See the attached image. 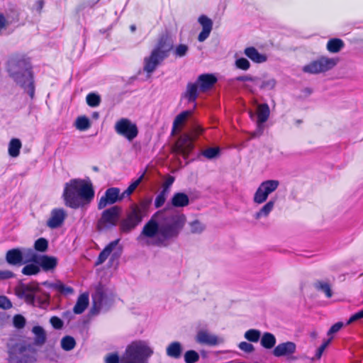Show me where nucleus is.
<instances>
[{"mask_svg": "<svg viewBox=\"0 0 363 363\" xmlns=\"http://www.w3.org/2000/svg\"><path fill=\"white\" fill-rule=\"evenodd\" d=\"M186 223V216L178 211H157L145 224L138 240L147 245L167 247L179 237Z\"/></svg>", "mask_w": 363, "mask_h": 363, "instance_id": "nucleus-1", "label": "nucleus"}, {"mask_svg": "<svg viewBox=\"0 0 363 363\" xmlns=\"http://www.w3.org/2000/svg\"><path fill=\"white\" fill-rule=\"evenodd\" d=\"M94 196V191L90 182L80 179H73L66 183L63 191L65 205L72 208H78L89 203Z\"/></svg>", "mask_w": 363, "mask_h": 363, "instance_id": "nucleus-2", "label": "nucleus"}, {"mask_svg": "<svg viewBox=\"0 0 363 363\" xmlns=\"http://www.w3.org/2000/svg\"><path fill=\"white\" fill-rule=\"evenodd\" d=\"M8 72L13 81L33 99L35 85L30 63L25 59L12 58L8 64Z\"/></svg>", "mask_w": 363, "mask_h": 363, "instance_id": "nucleus-3", "label": "nucleus"}, {"mask_svg": "<svg viewBox=\"0 0 363 363\" xmlns=\"http://www.w3.org/2000/svg\"><path fill=\"white\" fill-rule=\"evenodd\" d=\"M173 48V41L167 34L161 35L149 56L144 58L143 70L148 74L153 73L157 67L167 59Z\"/></svg>", "mask_w": 363, "mask_h": 363, "instance_id": "nucleus-4", "label": "nucleus"}, {"mask_svg": "<svg viewBox=\"0 0 363 363\" xmlns=\"http://www.w3.org/2000/svg\"><path fill=\"white\" fill-rule=\"evenodd\" d=\"M151 204L150 199L141 200L138 203L130 206L126 211L125 217L119 223L120 231L123 233H128L134 230L149 214V208Z\"/></svg>", "mask_w": 363, "mask_h": 363, "instance_id": "nucleus-5", "label": "nucleus"}, {"mask_svg": "<svg viewBox=\"0 0 363 363\" xmlns=\"http://www.w3.org/2000/svg\"><path fill=\"white\" fill-rule=\"evenodd\" d=\"M18 298L23 299L28 304L33 306H42L48 303L49 294L44 291L38 283L23 284L16 290Z\"/></svg>", "mask_w": 363, "mask_h": 363, "instance_id": "nucleus-6", "label": "nucleus"}, {"mask_svg": "<svg viewBox=\"0 0 363 363\" xmlns=\"http://www.w3.org/2000/svg\"><path fill=\"white\" fill-rule=\"evenodd\" d=\"M153 348L146 340L132 342L126 348L125 357L131 360L142 363H148L149 358L153 354Z\"/></svg>", "mask_w": 363, "mask_h": 363, "instance_id": "nucleus-7", "label": "nucleus"}, {"mask_svg": "<svg viewBox=\"0 0 363 363\" xmlns=\"http://www.w3.org/2000/svg\"><path fill=\"white\" fill-rule=\"evenodd\" d=\"M8 353L9 363H31L35 360L36 350L32 344H16Z\"/></svg>", "mask_w": 363, "mask_h": 363, "instance_id": "nucleus-8", "label": "nucleus"}, {"mask_svg": "<svg viewBox=\"0 0 363 363\" xmlns=\"http://www.w3.org/2000/svg\"><path fill=\"white\" fill-rule=\"evenodd\" d=\"M122 208L118 206H113L104 210L98 220L97 228L99 230H105L117 225Z\"/></svg>", "mask_w": 363, "mask_h": 363, "instance_id": "nucleus-9", "label": "nucleus"}, {"mask_svg": "<svg viewBox=\"0 0 363 363\" xmlns=\"http://www.w3.org/2000/svg\"><path fill=\"white\" fill-rule=\"evenodd\" d=\"M336 64L337 60L333 58L321 57L303 66L302 70L306 73L318 74L333 69Z\"/></svg>", "mask_w": 363, "mask_h": 363, "instance_id": "nucleus-10", "label": "nucleus"}, {"mask_svg": "<svg viewBox=\"0 0 363 363\" xmlns=\"http://www.w3.org/2000/svg\"><path fill=\"white\" fill-rule=\"evenodd\" d=\"M279 185V182L277 180L269 179L262 182L254 194V203L257 204L264 203L267 200L269 195L276 191Z\"/></svg>", "mask_w": 363, "mask_h": 363, "instance_id": "nucleus-11", "label": "nucleus"}, {"mask_svg": "<svg viewBox=\"0 0 363 363\" xmlns=\"http://www.w3.org/2000/svg\"><path fill=\"white\" fill-rule=\"evenodd\" d=\"M115 130L118 135L123 136L128 141H132L138 135V129L136 124L125 118H121L116 123Z\"/></svg>", "mask_w": 363, "mask_h": 363, "instance_id": "nucleus-12", "label": "nucleus"}, {"mask_svg": "<svg viewBox=\"0 0 363 363\" xmlns=\"http://www.w3.org/2000/svg\"><path fill=\"white\" fill-rule=\"evenodd\" d=\"M124 199V195L120 194V189L116 187H111L106 189L105 194L101 197L99 203V209H103L107 206L113 205Z\"/></svg>", "mask_w": 363, "mask_h": 363, "instance_id": "nucleus-13", "label": "nucleus"}, {"mask_svg": "<svg viewBox=\"0 0 363 363\" xmlns=\"http://www.w3.org/2000/svg\"><path fill=\"white\" fill-rule=\"evenodd\" d=\"M194 141L189 135H183L179 137L174 147V151L187 159L194 149Z\"/></svg>", "mask_w": 363, "mask_h": 363, "instance_id": "nucleus-14", "label": "nucleus"}, {"mask_svg": "<svg viewBox=\"0 0 363 363\" xmlns=\"http://www.w3.org/2000/svg\"><path fill=\"white\" fill-rule=\"evenodd\" d=\"M196 341L201 345L215 346L223 342V339L210 333L206 330H200L196 335Z\"/></svg>", "mask_w": 363, "mask_h": 363, "instance_id": "nucleus-15", "label": "nucleus"}, {"mask_svg": "<svg viewBox=\"0 0 363 363\" xmlns=\"http://www.w3.org/2000/svg\"><path fill=\"white\" fill-rule=\"evenodd\" d=\"M277 84V81L272 77H258L257 81L255 82V86H250V84H245V87L254 93L257 91V88L262 90H272Z\"/></svg>", "mask_w": 363, "mask_h": 363, "instance_id": "nucleus-16", "label": "nucleus"}, {"mask_svg": "<svg viewBox=\"0 0 363 363\" xmlns=\"http://www.w3.org/2000/svg\"><path fill=\"white\" fill-rule=\"evenodd\" d=\"M66 218V212L63 208H54L50 213V217L47 221V225L51 229L60 227Z\"/></svg>", "mask_w": 363, "mask_h": 363, "instance_id": "nucleus-17", "label": "nucleus"}, {"mask_svg": "<svg viewBox=\"0 0 363 363\" xmlns=\"http://www.w3.org/2000/svg\"><path fill=\"white\" fill-rule=\"evenodd\" d=\"M198 21L202 27V30L198 36V40L199 42H203L209 37L211 34V32L213 29V21L206 15L200 16Z\"/></svg>", "mask_w": 363, "mask_h": 363, "instance_id": "nucleus-18", "label": "nucleus"}, {"mask_svg": "<svg viewBox=\"0 0 363 363\" xmlns=\"http://www.w3.org/2000/svg\"><path fill=\"white\" fill-rule=\"evenodd\" d=\"M296 345L293 342H286L279 344L273 350L274 356L280 357L293 354L296 352Z\"/></svg>", "mask_w": 363, "mask_h": 363, "instance_id": "nucleus-19", "label": "nucleus"}, {"mask_svg": "<svg viewBox=\"0 0 363 363\" xmlns=\"http://www.w3.org/2000/svg\"><path fill=\"white\" fill-rule=\"evenodd\" d=\"M217 82V78L212 74H203L199 76L197 84L202 91L210 89Z\"/></svg>", "mask_w": 363, "mask_h": 363, "instance_id": "nucleus-20", "label": "nucleus"}, {"mask_svg": "<svg viewBox=\"0 0 363 363\" xmlns=\"http://www.w3.org/2000/svg\"><path fill=\"white\" fill-rule=\"evenodd\" d=\"M6 260L11 265L20 266L23 264L21 249L13 248L8 250L6 255Z\"/></svg>", "mask_w": 363, "mask_h": 363, "instance_id": "nucleus-21", "label": "nucleus"}, {"mask_svg": "<svg viewBox=\"0 0 363 363\" xmlns=\"http://www.w3.org/2000/svg\"><path fill=\"white\" fill-rule=\"evenodd\" d=\"M37 264L45 272L52 271L57 265V259L52 256L40 255Z\"/></svg>", "mask_w": 363, "mask_h": 363, "instance_id": "nucleus-22", "label": "nucleus"}, {"mask_svg": "<svg viewBox=\"0 0 363 363\" xmlns=\"http://www.w3.org/2000/svg\"><path fill=\"white\" fill-rule=\"evenodd\" d=\"M42 284L65 296L72 294L74 292V289L71 286L64 284L60 281L54 283L45 281Z\"/></svg>", "mask_w": 363, "mask_h": 363, "instance_id": "nucleus-23", "label": "nucleus"}, {"mask_svg": "<svg viewBox=\"0 0 363 363\" xmlns=\"http://www.w3.org/2000/svg\"><path fill=\"white\" fill-rule=\"evenodd\" d=\"M32 333L34 335L33 344L32 345L42 347L46 342L47 335L43 327L36 325L32 329Z\"/></svg>", "mask_w": 363, "mask_h": 363, "instance_id": "nucleus-24", "label": "nucleus"}, {"mask_svg": "<svg viewBox=\"0 0 363 363\" xmlns=\"http://www.w3.org/2000/svg\"><path fill=\"white\" fill-rule=\"evenodd\" d=\"M192 111H184L178 114L174 120L172 133L180 131L187 119L191 116Z\"/></svg>", "mask_w": 363, "mask_h": 363, "instance_id": "nucleus-25", "label": "nucleus"}, {"mask_svg": "<svg viewBox=\"0 0 363 363\" xmlns=\"http://www.w3.org/2000/svg\"><path fill=\"white\" fill-rule=\"evenodd\" d=\"M183 348L179 342H172L166 348V354L172 359H179L182 357Z\"/></svg>", "mask_w": 363, "mask_h": 363, "instance_id": "nucleus-26", "label": "nucleus"}, {"mask_svg": "<svg viewBox=\"0 0 363 363\" xmlns=\"http://www.w3.org/2000/svg\"><path fill=\"white\" fill-rule=\"evenodd\" d=\"M120 239H117L111 242L108 245H106L105 248L100 252L95 264L100 265L103 264L111 255L113 249L118 245Z\"/></svg>", "mask_w": 363, "mask_h": 363, "instance_id": "nucleus-27", "label": "nucleus"}, {"mask_svg": "<svg viewBox=\"0 0 363 363\" xmlns=\"http://www.w3.org/2000/svg\"><path fill=\"white\" fill-rule=\"evenodd\" d=\"M94 307L100 311L102 310L104 306L106 304L107 296L101 289H97L92 295Z\"/></svg>", "mask_w": 363, "mask_h": 363, "instance_id": "nucleus-28", "label": "nucleus"}, {"mask_svg": "<svg viewBox=\"0 0 363 363\" xmlns=\"http://www.w3.org/2000/svg\"><path fill=\"white\" fill-rule=\"evenodd\" d=\"M171 203L175 208H183L189 204V198L184 193L177 192L173 195Z\"/></svg>", "mask_w": 363, "mask_h": 363, "instance_id": "nucleus-29", "label": "nucleus"}, {"mask_svg": "<svg viewBox=\"0 0 363 363\" xmlns=\"http://www.w3.org/2000/svg\"><path fill=\"white\" fill-rule=\"evenodd\" d=\"M275 205V199H271L267 202L254 215V218L259 220L262 218H267L273 211Z\"/></svg>", "mask_w": 363, "mask_h": 363, "instance_id": "nucleus-30", "label": "nucleus"}, {"mask_svg": "<svg viewBox=\"0 0 363 363\" xmlns=\"http://www.w3.org/2000/svg\"><path fill=\"white\" fill-rule=\"evenodd\" d=\"M244 52L247 57L255 62L262 63L267 61V57L260 54L254 47L247 48Z\"/></svg>", "mask_w": 363, "mask_h": 363, "instance_id": "nucleus-31", "label": "nucleus"}, {"mask_svg": "<svg viewBox=\"0 0 363 363\" xmlns=\"http://www.w3.org/2000/svg\"><path fill=\"white\" fill-rule=\"evenodd\" d=\"M198 87H199L197 82L189 83L186 86L184 97L187 99L189 102H195L198 97Z\"/></svg>", "mask_w": 363, "mask_h": 363, "instance_id": "nucleus-32", "label": "nucleus"}, {"mask_svg": "<svg viewBox=\"0 0 363 363\" xmlns=\"http://www.w3.org/2000/svg\"><path fill=\"white\" fill-rule=\"evenodd\" d=\"M21 251L23 257V264L30 262L37 264L40 255H38L34 250L31 248H22Z\"/></svg>", "mask_w": 363, "mask_h": 363, "instance_id": "nucleus-33", "label": "nucleus"}, {"mask_svg": "<svg viewBox=\"0 0 363 363\" xmlns=\"http://www.w3.org/2000/svg\"><path fill=\"white\" fill-rule=\"evenodd\" d=\"M89 305V298L86 294H82L78 298L75 306H74L73 311L75 314L82 313Z\"/></svg>", "mask_w": 363, "mask_h": 363, "instance_id": "nucleus-34", "label": "nucleus"}, {"mask_svg": "<svg viewBox=\"0 0 363 363\" xmlns=\"http://www.w3.org/2000/svg\"><path fill=\"white\" fill-rule=\"evenodd\" d=\"M277 340L275 336L270 333H264L260 340L261 345L265 349H272L276 345Z\"/></svg>", "mask_w": 363, "mask_h": 363, "instance_id": "nucleus-35", "label": "nucleus"}, {"mask_svg": "<svg viewBox=\"0 0 363 363\" xmlns=\"http://www.w3.org/2000/svg\"><path fill=\"white\" fill-rule=\"evenodd\" d=\"M270 111L267 104H259L257 107V122L264 123L269 116Z\"/></svg>", "mask_w": 363, "mask_h": 363, "instance_id": "nucleus-36", "label": "nucleus"}, {"mask_svg": "<svg viewBox=\"0 0 363 363\" xmlns=\"http://www.w3.org/2000/svg\"><path fill=\"white\" fill-rule=\"evenodd\" d=\"M21 142L19 139L13 138L9 144V154L12 157H16L19 155L21 148Z\"/></svg>", "mask_w": 363, "mask_h": 363, "instance_id": "nucleus-37", "label": "nucleus"}, {"mask_svg": "<svg viewBox=\"0 0 363 363\" xmlns=\"http://www.w3.org/2000/svg\"><path fill=\"white\" fill-rule=\"evenodd\" d=\"M344 47V42L339 38H333L328 40L327 49L330 52H338Z\"/></svg>", "mask_w": 363, "mask_h": 363, "instance_id": "nucleus-38", "label": "nucleus"}, {"mask_svg": "<svg viewBox=\"0 0 363 363\" xmlns=\"http://www.w3.org/2000/svg\"><path fill=\"white\" fill-rule=\"evenodd\" d=\"M60 345L63 350L69 352L75 347L76 341L73 337L66 335L62 338Z\"/></svg>", "mask_w": 363, "mask_h": 363, "instance_id": "nucleus-39", "label": "nucleus"}, {"mask_svg": "<svg viewBox=\"0 0 363 363\" xmlns=\"http://www.w3.org/2000/svg\"><path fill=\"white\" fill-rule=\"evenodd\" d=\"M40 272V268L39 267L38 264L33 262L26 264L21 271L22 274L27 276L35 275L38 274Z\"/></svg>", "mask_w": 363, "mask_h": 363, "instance_id": "nucleus-40", "label": "nucleus"}, {"mask_svg": "<svg viewBox=\"0 0 363 363\" xmlns=\"http://www.w3.org/2000/svg\"><path fill=\"white\" fill-rule=\"evenodd\" d=\"M145 173L143 172L136 180L132 182L129 186L125 190L122 195H124V198L125 196H129L135 190V189L139 186V184L142 182L144 179Z\"/></svg>", "mask_w": 363, "mask_h": 363, "instance_id": "nucleus-41", "label": "nucleus"}, {"mask_svg": "<svg viewBox=\"0 0 363 363\" xmlns=\"http://www.w3.org/2000/svg\"><path fill=\"white\" fill-rule=\"evenodd\" d=\"M190 231L193 234H200L205 230V225L199 220H194L189 223Z\"/></svg>", "mask_w": 363, "mask_h": 363, "instance_id": "nucleus-42", "label": "nucleus"}, {"mask_svg": "<svg viewBox=\"0 0 363 363\" xmlns=\"http://www.w3.org/2000/svg\"><path fill=\"white\" fill-rule=\"evenodd\" d=\"M77 129L79 130H86L90 127V122L86 116H79L75 122Z\"/></svg>", "mask_w": 363, "mask_h": 363, "instance_id": "nucleus-43", "label": "nucleus"}, {"mask_svg": "<svg viewBox=\"0 0 363 363\" xmlns=\"http://www.w3.org/2000/svg\"><path fill=\"white\" fill-rule=\"evenodd\" d=\"M218 147H208L201 152V155L208 160H212L218 157L220 154Z\"/></svg>", "mask_w": 363, "mask_h": 363, "instance_id": "nucleus-44", "label": "nucleus"}, {"mask_svg": "<svg viewBox=\"0 0 363 363\" xmlns=\"http://www.w3.org/2000/svg\"><path fill=\"white\" fill-rule=\"evenodd\" d=\"M34 248L35 250L40 252H46L48 248V240L44 238H38L34 243Z\"/></svg>", "mask_w": 363, "mask_h": 363, "instance_id": "nucleus-45", "label": "nucleus"}, {"mask_svg": "<svg viewBox=\"0 0 363 363\" xmlns=\"http://www.w3.org/2000/svg\"><path fill=\"white\" fill-rule=\"evenodd\" d=\"M169 191L162 189L159 194L156 196L155 200V206L158 208L162 206L166 201L167 196L169 194Z\"/></svg>", "mask_w": 363, "mask_h": 363, "instance_id": "nucleus-46", "label": "nucleus"}, {"mask_svg": "<svg viewBox=\"0 0 363 363\" xmlns=\"http://www.w3.org/2000/svg\"><path fill=\"white\" fill-rule=\"evenodd\" d=\"M184 361L186 363H196L199 359V354L195 350H188L184 354Z\"/></svg>", "mask_w": 363, "mask_h": 363, "instance_id": "nucleus-47", "label": "nucleus"}, {"mask_svg": "<svg viewBox=\"0 0 363 363\" xmlns=\"http://www.w3.org/2000/svg\"><path fill=\"white\" fill-rule=\"evenodd\" d=\"M261 333L258 330L250 329L245 332V337L253 342H257L260 338Z\"/></svg>", "mask_w": 363, "mask_h": 363, "instance_id": "nucleus-48", "label": "nucleus"}, {"mask_svg": "<svg viewBox=\"0 0 363 363\" xmlns=\"http://www.w3.org/2000/svg\"><path fill=\"white\" fill-rule=\"evenodd\" d=\"M87 104L91 107L98 106L101 102L100 96L94 93H90L86 98Z\"/></svg>", "mask_w": 363, "mask_h": 363, "instance_id": "nucleus-49", "label": "nucleus"}, {"mask_svg": "<svg viewBox=\"0 0 363 363\" xmlns=\"http://www.w3.org/2000/svg\"><path fill=\"white\" fill-rule=\"evenodd\" d=\"M189 51V47L188 45L185 44H179L176 46L175 49L174 50V55L177 57H183L186 56Z\"/></svg>", "mask_w": 363, "mask_h": 363, "instance_id": "nucleus-50", "label": "nucleus"}, {"mask_svg": "<svg viewBox=\"0 0 363 363\" xmlns=\"http://www.w3.org/2000/svg\"><path fill=\"white\" fill-rule=\"evenodd\" d=\"M315 287L317 289L325 293L328 298H330L332 296V291L330 285L328 283L318 282L315 284Z\"/></svg>", "mask_w": 363, "mask_h": 363, "instance_id": "nucleus-51", "label": "nucleus"}, {"mask_svg": "<svg viewBox=\"0 0 363 363\" xmlns=\"http://www.w3.org/2000/svg\"><path fill=\"white\" fill-rule=\"evenodd\" d=\"M235 65L238 69L247 70L250 67V63L246 58L240 57L235 60Z\"/></svg>", "mask_w": 363, "mask_h": 363, "instance_id": "nucleus-52", "label": "nucleus"}, {"mask_svg": "<svg viewBox=\"0 0 363 363\" xmlns=\"http://www.w3.org/2000/svg\"><path fill=\"white\" fill-rule=\"evenodd\" d=\"M13 325L16 328H23L26 325L25 318L21 315H16L13 317Z\"/></svg>", "mask_w": 363, "mask_h": 363, "instance_id": "nucleus-53", "label": "nucleus"}, {"mask_svg": "<svg viewBox=\"0 0 363 363\" xmlns=\"http://www.w3.org/2000/svg\"><path fill=\"white\" fill-rule=\"evenodd\" d=\"M50 323L57 330H60L63 327V321L57 316H52L50 320Z\"/></svg>", "mask_w": 363, "mask_h": 363, "instance_id": "nucleus-54", "label": "nucleus"}, {"mask_svg": "<svg viewBox=\"0 0 363 363\" xmlns=\"http://www.w3.org/2000/svg\"><path fill=\"white\" fill-rule=\"evenodd\" d=\"M11 307V301L5 296H0V308L9 309Z\"/></svg>", "mask_w": 363, "mask_h": 363, "instance_id": "nucleus-55", "label": "nucleus"}, {"mask_svg": "<svg viewBox=\"0 0 363 363\" xmlns=\"http://www.w3.org/2000/svg\"><path fill=\"white\" fill-rule=\"evenodd\" d=\"M238 347L241 350H242L247 353H250V352H253V350L255 349L254 346L252 344L247 342H241L239 344Z\"/></svg>", "mask_w": 363, "mask_h": 363, "instance_id": "nucleus-56", "label": "nucleus"}, {"mask_svg": "<svg viewBox=\"0 0 363 363\" xmlns=\"http://www.w3.org/2000/svg\"><path fill=\"white\" fill-rule=\"evenodd\" d=\"M238 82H251L252 84L251 86H255V82L257 81V77H252L250 75H244L239 76L236 78Z\"/></svg>", "mask_w": 363, "mask_h": 363, "instance_id": "nucleus-57", "label": "nucleus"}, {"mask_svg": "<svg viewBox=\"0 0 363 363\" xmlns=\"http://www.w3.org/2000/svg\"><path fill=\"white\" fill-rule=\"evenodd\" d=\"M264 129V123H259L257 121V128L253 133H252L251 137L256 138V137L260 136L263 133Z\"/></svg>", "mask_w": 363, "mask_h": 363, "instance_id": "nucleus-58", "label": "nucleus"}, {"mask_svg": "<svg viewBox=\"0 0 363 363\" xmlns=\"http://www.w3.org/2000/svg\"><path fill=\"white\" fill-rule=\"evenodd\" d=\"M343 326V323L342 322H337L331 326L330 330L328 332V335L331 336L333 334L337 333Z\"/></svg>", "mask_w": 363, "mask_h": 363, "instance_id": "nucleus-59", "label": "nucleus"}, {"mask_svg": "<svg viewBox=\"0 0 363 363\" xmlns=\"http://www.w3.org/2000/svg\"><path fill=\"white\" fill-rule=\"evenodd\" d=\"M106 363H119V357L116 353L108 354L105 358Z\"/></svg>", "mask_w": 363, "mask_h": 363, "instance_id": "nucleus-60", "label": "nucleus"}, {"mask_svg": "<svg viewBox=\"0 0 363 363\" xmlns=\"http://www.w3.org/2000/svg\"><path fill=\"white\" fill-rule=\"evenodd\" d=\"M14 277V274L10 270H0V280L9 279Z\"/></svg>", "mask_w": 363, "mask_h": 363, "instance_id": "nucleus-61", "label": "nucleus"}, {"mask_svg": "<svg viewBox=\"0 0 363 363\" xmlns=\"http://www.w3.org/2000/svg\"><path fill=\"white\" fill-rule=\"evenodd\" d=\"M363 318V309L353 314L347 321V324Z\"/></svg>", "mask_w": 363, "mask_h": 363, "instance_id": "nucleus-62", "label": "nucleus"}, {"mask_svg": "<svg viewBox=\"0 0 363 363\" xmlns=\"http://www.w3.org/2000/svg\"><path fill=\"white\" fill-rule=\"evenodd\" d=\"M174 181V178L173 177H169L164 183L162 186V189H166L169 191V188L172 186Z\"/></svg>", "mask_w": 363, "mask_h": 363, "instance_id": "nucleus-63", "label": "nucleus"}, {"mask_svg": "<svg viewBox=\"0 0 363 363\" xmlns=\"http://www.w3.org/2000/svg\"><path fill=\"white\" fill-rule=\"evenodd\" d=\"M44 6V1L43 0H38L34 6L33 9H35L38 12H40Z\"/></svg>", "mask_w": 363, "mask_h": 363, "instance_id": "nucleus-64", "label": "nucleus"}]
</instances>
